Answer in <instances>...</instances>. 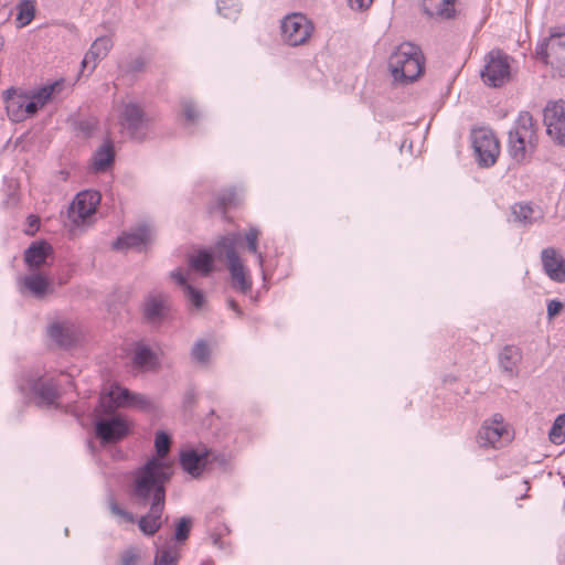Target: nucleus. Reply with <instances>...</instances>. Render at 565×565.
Here are the masks:
<instances>
[{"mask_svg": "<svg viewBox=\"0 0 565 565\" xmlns=\"http://www.w3.org/2000/svg\"><path fill=\"white\" fill-rule=\"evenodd\" d=\"M42 106L38 105V102L31 97L29 99L28 95L25 94L24 99V119L28 116L34 115Z\"/></svg>", "mask_w": 565, "mask_h": 565, "instance_id": "47", "label": "nucleus"}, {"mask_svg": "<svg viewBox=\"0 0 565 565\" xmlns=\"http://www.w3.org/2000/svg\"><path fill=\"white\" fill-rule=\"evenodd\" d=\"M2 47H3V40H2V38L0 36V51L2 50Z\"/></svg>", "mask_w": 565, "mask_h": 565, "instance_id": "54", "label": "nucleus"}, {"mask_svg": "<svg viewBox=\"0 0 565 565\" xmlns=\"http://www.w3.org/2000/svg\"><path fill=\"white\" fill-rule=\"evenodd\" d=\"M550 39L552 43L551 53L565 67V60L562 57L565 56V33L561 32L558 28H552L550 30Z\"/></svg>", "mask_w": 565, "mask_h": 565, "instance_id": "33", "label": "nucleus"}, {"mask_svg": "<svg viewBox=\"0 0 565 565\" xmlns=\"http://www.w3.org/2000/svg\"><path fill=\"white\" fill-rule=\"evenodd\" d=\"M95 433L102 443L107 444L122 439L128 433V427L122 418L115 416L97 420Z\"/></svg>", "mask_w": 565, "mask_h": 565, "instance_id": "16", "label": "nucleus"}, {"mask_svg": "<svg viewBox=\"0 0 565 565\" xmlns=\"http://www.w3.org/2000/svg\"><path fill=\"white\" fill-rule=\"evenodd\" d=\"M111 47L113 41L109 36L97 38L82 61V72H84L85 68H89V73H92L97 66V63L107 56Z\"/></svg>", "mask_w": 565, "mask_h": 565, "instance_id": "17", "label": "nucleus"}, {"mask_svg": "<svg viewBox=\"0 0 565 565\" xmlns=\"http://www.w3.org/2000/svg\"><path fill=\"white\" fill-rule=\"evenodd\" d=\"M550 440L559 445L565 441V414L558 415L548 433Z\"/></svg>", "mask_w": 565, "mask_h": 565, "instance_id": "37", "label": "nucleus"}, {"mask_svg": "<svg viewBox=\"0 0 565 565\" xmlns=\"http://www.w3.org/2000/svg\"><path fill=\"white\" fill-rule=\"evenodd\" d=\"M551 39L550 36L548 38H545L543 41H541L537 45H536V49H535V53L536 55L545 63V64H548V58L551 55H553L551 53Z\"/></svg>", "mask_w": 565, "mask_h": 565, "instance_id": "44", "label": "nucleus"}, {"mask_svg": "<svg viewBox=\"0 0 565 565\" xmlns=\"http://www.w3.org/2000/svg\"><path fill=\"white\" fill-rule=\"evenodd\" d=\"M28 221H29V226H30V227H32V228H34V230H38V227H39V222H40L38 216H35V215H30V216L28 217Z\"/></svg>", "mask_w": 565, "mask_h": 565, "instance_id": "51", "label": "nucleus"}, {"mask_svg": "<svg viewBox=\"0 0 565 565\" xmlns=\"http://www.w3.org/2000/svg\"><path fill=\"white\" fill-rule=\"evenodd\" d=\"M148 505L150 507L149 512L140 518L138 525L142 533L150 536L157 533L162 525V513L166 503H158V507L156 503H148Z\"/></svg>", "mask_w": 565, "mask_h": 565, "instance_id": "24", "label": "nucleus"}, {"mask_svg": "<svg viewBox=\"0 0 565 565\" xmlns=\"http://www.w3.org/2000/svg\"><path fill=\"white\" fill-rule=\"evenodd\" d=\"M170 299L164 292L154 290L148 294L142 305L145 319L150 323L161 322L169 313Z\"/></svg>", "mask_w": 565, "mask_h": 565, "instance_id": "14", "label": "nucleus"}, {"mask_svg": "<svg viewBox=\"0 0 565 565\" xmlns=\"http://www.w3.org/2000/svg\"><path fill=\"white\" fill-rule=\"evenodd\" d=\"M483 83L491 87H501L510 79V64L507 54L501 51H491L486 56V64L481 71Z\"/></svg>", "mask_w": 565, "mask_h": 565, "instance_id": "8", "label": "nucleus"}, {"mask_svg": "<svg viewBox=\"0 0 565 565\" xmlns=\"http://www.w3.org/2000/svg\"><path fill=\"white\" fill-rule=\"evenodd\" d=\"M192 521L188 516H183L179 520L175 526L174 539L177 542H184L190 534Z\"/></svg>", "mask_w": 565, "mask_h": 565, "instance_id": "42", "label": "nucleus"}, {"mask_svg": "<svg viewBox=\"0 0 565 565\" xmlns=\"http://www.w3.org/2000/svg\"><path fill=\"white\" fill-rule=\"evenodd\" d=\"M18 386L20 392L36 406H57L60 387L53 377L39 371H29L21 377Z\"/></svg>", "mask_w": 565, "mask_h": 565, "instance_id": "5", "label": "nucleus"}, {"mask_svg": "<svg viewBox=\"0 0 565 565\" xmlns=\"http://www.w3.org/2000/svg\"><path fill=\"white\" fill-rule=\"evenodd\" d=\"M373 0H349V4L354 10H365L372 4Z\"/></svg>", "mask_w": 565, "mask_h": 565, "instance_id": "50", "label": "nucleus"}, {"mask_svg": "<svg viewBox=\"0 0 565 565\" xmlns=\"http://www.w3.org/2000/svg\"><path fill=\"white\" fill-rule=\"evenodd\" d=\"M171 445V438L170 436L164 431H157L156 438H154V447L157 455L154 457L163 460V458L167 456V454L170 450Z\"/></svg>", "mask_w": 565, "mask_h": 565, "instance_id": "38", "label": "nucleus"}, {"mask_svg": "<svg viewBox=\"0 0 565 565\" xmlns=\"http://www.w3.org/2000/svg\"><path fill=\"white\" fill-rule=\"evenodd\" d=\"M228 307L237 313V316L242 315V310L239 309L237 302L233 299L228 300Z\"/></svg>", "mask_w": 565, "mask_h": 565, "instance_id": "52", "label": "nucleus"}, {"mask_svg": "<svg viewBox=\"0 0 565 565\" xmlns=\"http://www.w3.org/2000/svg\"><path fill=\"white\" fill-rule=\"evenodd\" d=\"M512 215L515 222L526 226L543 220V211L531 203H515L512 206Z\"/></svg>", "mask_w": 565, "mask_h": 565, "instance_id": "26", "label": "nucleus"}, {"mask_svg": "<svg viewBox=\"0 0 565 565\" xmlns=\"http://www.w3.org/2000/svg\"><path fill=\"white\" fill-rule=\"evenodd\" d=\"M471 141L480 166L488 168L495 163L500 153V143L491 129L483 127L473 129Z\"/></svg>", "mask_w": 565, "mask_h": 565, "instance_id": "6", "label": "nucleus"}, {"mask_svg": "<svg viewBox=\"0 0 565 565\" xmlns=\"http://www.w3.org/2000/svg\"><path fill=\"white\" fill-rule=\"evenodd\" d=\"M52 253L49 243L33 242L24 252V262L30 268H39L46 263V258Z\"/></svg>", "mask_w": 565, "mask_h": 565, "instance_id": "25", "label": "nucleus"}, {"mask_svg": "<svg viewBox=\"0 0 565 565\" xmlns=\"http://www.w3.org/2000/svg\"><path fill=\"white\" fill-rule=\"evenodd\" d=\"M120 125L131 139L142 141L146 138L148 122L142 108L138 104L129 102L122 106Z\"/></svg>", "mask_w": 565, "mask_h": 565, "instance_id": "10", "label": "nucleus"}, {"mask_svg": "<svg viewBox=\"0 0 565 565\" xmlns=\"http://www.w3.org/2000/svg\"><path fill=\"white\" fill-rule=\"evenodd\" d=\"M190 266L202 276H207L214 268L213 255L207 250H200L196 255L190 257Z\"/></svg>", "mask_w": 565, "mask_h": 565, "instance_id": "31", "label": "nucleus"}, {"mask_svg": "<svg viewBox=\"0 0 565 565\" xmlns=\"http://www.w3.org/2000/svg\"><path fill=\"white\" fill-rule=\"evenodd\" d=\"M46 334L52 342L61 348H71L81 339L78 326L67 319L55 320L46 328Z\"/></svg>", "mask_w": 565, "mask_h": 565, "instance_id": "13", "label": "nucleus"}, {"mask_svg": "<svg viewBox=\"0 0 565 565\" xmlns=\"http://www.w3.org/2000/svg\"><path fill=\"white\" fill-rule=\"evenodd\" d=\"M17 22L19 28L28 25L35 15V4L33 0H22L19 2Z\"/></svg>", "mask_w": 565, "mask_h": 565, "instance_id": "35", "label": "nucleus"}, {"mask_svg": "<svg viewBox=\"0 0 565 565\" xmlns=\"http://www.w3.org/2000/svg\"><path fill=\"white\" fill-rule=\"evenodd\" d=\"M207 451L199 452L193 449L181 452L180 465L192 477H200L207 463Z\"/></svg>", "mask_w": 565, "mask_h": 565, "instance_id": "20", "label": "nucleus"}, {"mask_svg": "<svg viewBox=\"0 0 565 565\" xmlns=\"http://www.w3.org/2000/svg\"><path fill=\"white\" fill-rule=\"evenodd\" d=\"M542 265L546 275L554 281H565V260L557 252L550 247L542 250Z\"/></svg>", "mask_w": 565, "mask_h": 565, "instance_id": "18", "label": "nucleus"}, {"mask_svg": "<svg viewBox=\"0 0 565 565\" xmlns=\"http://www.w3.org/2000/svg\"><path fill=\"white\" fill-rule=\"evenodd\" d=\"M109 508H110V511L115 514V515H118L120 518H122L124 520H126L127 522H134V515L130 513V512H127L125 511L124 509H121L115 500H110L109 502Z\"/></svg>", "mask_w": 565, "mask_h": 565, "instance_id": "46", "label": "nucleus"}, {"mask_svg": "<svg viewBox=\"0 0 565 565\" xmlns=\"http://www.w3.org/2000/svg\"><path fill=\"white\" fill-rule=\"evenodd\" d=\"M188 301L196 309L202 308L204 303V295L201 290L194 288L192 285H186L183 290Z\"/></svg>", "mask_w": 565, "mask_h": 565, "instance_id": "41", "label": "nucleus"}, {"mask_svg": "<svg viewBox=\"0 0 565 565\" xmlns=\"http://www.w3.org/2000/svg\"><path fill=\"white\" fill-rule=\"evenodd\" d=\"M3 99L9 118L14 122L24 120L25 94L10 87L4 92Z\"/></svg>", "mask_w": 565, "mask_h": 565, "instance_id": "19", "label": "nucleus"}, {"mask_svg": "<svg viewBox=\"0 0 565 565\" xmlns=\"http://www.w3.org/2000/svg\"><path fill=\"white\" fill-rule=\"evenodd\" d=\"M60 86V82H55L51 85L43 86L32 95V98L38 102V105H41L43 107L46 104V102L50 100L56 88Z\"/></svg>", "mask_w": 565, "mask_h": 565, "instance_id": "40", "label": "nucleus"}, {"mask_svg": "<svg viewBox=\"0 0 565 565\" xmlns=\"http://www.w3.org/2000/svg\"><path fill=\"white\" fill-rule=\"evenodd\" d=\"M23 288L34 297L42 298L49 290V280L41 274H30L21 279Z\"/></svg>", "mask_w": 565, "mask_h": 565, "instance_id": "29", "label": "nucleus"}, {"mask_svg": "<svg viewBox=\"0 0 565 565\" xmlns=\"http://www.w3.org/2000/svg\"><path fill=\"white\" fill-rule=\"evenodd\" d=\"M170 276L179 286L183 288V290L185 289L186 285H190L181 269L173 270Z\"/></svg>", "mask_w": 565, "mask_h": 565, "instance_id": "49", "label": "nucleus"}, {"mask_svg": "<svg viewBox=\"0 0 565 565\" xmlns=\"http://www.w3.org/2000/svg\"><path fill=\"white\" fill-rule=\"evenodd\" d=\"M456 0H424V12L437 20H448L456 14Z\"/></svg>", "mask_w": 565, "mask_h": 565, "instance_id": "22", "label": "nucleus"}, {"mask_svg": "<svg viewBox=\"0 0 565 565\" xmlns=\"http://www.w3.org/2000/svg\"><path fill=\"white\" fill-rule=\"evenodd\" d=\"M172 468L157 457L149 458L132 472L131 495L140 505L166 503V486L171 480Z\"/></svg>", "mask_w": 565, "mask_h": 565, "instance_id": "1", "label": "nucleus"}, {"mask_svg": "<svg viewBox=\"0 0 565 565\" xmlns=\"http://www.w3.org/2000/svg\"><path fill=\"white\" fill-rule=\"evenodd\" d=\"M282 40L290 46L306 43L313 32V23L302 13H290L281 21Z\"/></svg>", "mask_w": 565, "mask_h": 565, "instance_id": "7", "label": "nucleus"}, {"mask_svg": "<svg viewBox=\"0 0 565 565\" xmlns=\"http://www.w3.org/2000/svg\"><path fill=\"white\" fill-rule=\"evenodd\" d=\"M147 65V60L143 56H136L131 58L126 65L124 66V72L127 74H137L145 71Z\"/></svg>", "mask_w": 565, "mask_h": 565, "instance_id": "43", "label": "nucleus"}, {"mask_svg": "<svg viewBox=\"0 0 565 565\" xmlns=\"http://www.w3.org/2000/svg\"><path fill=\"white\" fill-rule=\"evenodd\" d=\"M216 6L217 12L230 20H236L241 12V3L237 0H220Z\"/></svg>", "mask_w": 565, "mask_h": 565, "instance_id": "36", "label": "nucleus"}, {"mask_svg": "<svg viewBox=\"0 0 565 565\" xmlns=\"http://www.w3.org/2000/svg\"><path fill=\"white\" fill-rule=\"evenodd\" d=\"M260 232L257 227H249L248 231L243 235L242 239L244 238L246 241L247 250L255 255L257 258V264L264 274V263H265V255L258 250V238H259Z\"/></svg>", "mask_w": 565, "mask_h": 565, "instance_id": "32", "label": "nucleus"}, {"mask_svg": "<svg viewBox=\"0 0 565 565\" xmlns=\"http://www.w3.org/2000/svg\"><path fill=\"white\" fill-rule=\"evenodd\" d=\"M565 60V56H562Z\"/></svg>", "mask_w": 565, "mask_h": 565, "instance_id": "56", "label": "nucleus"}, {"mask_svg": "<svg viewBox=\"0 0 565 565\" xmlns=\"http://www.w3.org/2000/svg\"><path fill=\"white\" fill-rule=\"evenodd\" d=\"M521 360L522 352L514 345H505L499 353L500 369L511 379L518 376V365L520 364Z\"/></svg>", "mask_w": 565, "mask_h": 565, "instance_id": "23", "label": "nucleus"}, {"mask_svg": "<svg viewBox=\"0 0 565 565\" xmlns=\"http://www.w3.org/2000/svg\"><path fill=\"white\" fill-rule=\"evenodd\" d=\"M509 439L510 434L500 414H495L491 420L484 422L478 431V443L481 447L498 448Z\"/></svg>", "mask_w": 565, "mask_h": 565, "instance_id": "12", "label": "nucleus"}, {"mask_svg": "<svg viewBox=\"0 0 565 565\" xmlns=\"http://www.w3.org/2000/svg\"><path fill=\"white\" fill-rule=\"evenodd\" d=\"M151 238V230L148 225H140L129 232H124L113 243L115 250L125 252L128 249L140 250Z\"/></svg>", "mask_w": 565, "mask_h": 565, "instance_id": "15", "label": "nucleus"}, {"mask_svg": "<svg viewBox=\"0 0 565 565\" xmlns=\"http://www.w3.org/2000/svg\"><path fill=\"white\" fill-rule=\"evenodd\" d=\"M537 124L529 111H521L508 132V152L518 163L524 162L536 150Z\"/></svg>", "mask_w": 565, "mask_h": 565, "instance_id": "3", "label": "nucleus"}, {"mask_svg": "<svg viewBox=\"0 0 565 565\" xmlns=\"http://www.w3.org/2000/svg\"><path fill=\"white\" fill-rule=\"evenodd\" d=\"M201 565H212L211 562H203Z\"/></svg>", "mask_w": 565, "mask_h": 565, "instance_id": "55", "label": "nucleus"}, {"mask_svg": "<svg viewBox=\"0 0 565 565\" xmlns=\"http://www.w3.org/2000/svg\"><path fill=\"white\" fill-rule=\"evenodd\" d=\"M99 202V192L93 190H85L79 192L68 209V218L75 225L84 224L85 221L96 212Z\"/></svg>", "mask_w": 565, "mask_h": 565, "instance_id": "11", "label": "nucleus"}, {"mask_svg": "<svg viewBox=\"0 0 565 565\" xmlns=\"http://www.w3.org/2000/svg\"><path fill=\"white\" fill-rule=\"evenodd\" d=\"M233 203L232 199L231 198H226V196H223L222 198V204L224 206H227V205H231Z\"/></svg>", "mask_w": 565, "mask_h": 565, "instance_id": "53", "label": "nucleus"}, {"mask_svg": "<svg viewBox=\"0 0 565 565\" xmlns=\"http://www.w3.org/2000/svg\"><path fill=\"white\" fill-rule=\"evenodd\" d=\"M181 107L186 125H193L195 122H199L201 118V113L199 109H196L194 103L191 99H183L181 103Z\"/></svg>", "mask_w": 565, "mask_h": 565, "instance_id": "39", "label": "nucleus"}, {"mask_svg": "<svg viewBox=\"0 0 565 565\" xmlns=\"http://www.w3.org/2000/svg\"><path fill=\"white\" fill-rule=\"evenodd\" d=\"M114 160V145L110 140H105L104 143L95 151L92 166L94 171L104 172L113 164Z\"/></svg>", "mask_w": 565, "mask_h": 565, "instance_id": "28", "label": "nucleus"}, {"mask_svg": "<svg viewBox=\"0 0 565 565\" xmlns=\"http://www.w3.org/2000/svg\"><path fill=\"white\" fill-rule=\"evenodd\" d=\"M180 551L177 544L168 543L157 548L153 565H178Z\"/></svg>", "mask_w": 565, "mask_h": 565, "instance_id": "30", "label": "nucleus"}, {"mask_svg": "<svg viewBox=\"0 0 565 565\" xmlns=\"http://www.w3.org/2000/svg\"><path fill=\"white\" fill-rule=\"evenodd\" d=\"M388 67L395 81L411 83L417 79L424 71L423 53L413 43H402L391 54Z\"/></svg>", "mask_w": 565, "mask_h": 565, "instance_id": "4", "label": "nucleus"}, {"mask_svg": "<svg viewBox=\"0 0 565 565\" xmlns=\"http://www.w3.org/2000/svg\"><path fill=\"white\" fill-rule=\"evenodd\" d=\"M191 359L194 363L206 366L211 359V349L205 340H198L191 349Z\"/></svg>", "mask_w": 565, "mask_h": 565, "instance_id": "34", "label": "nucleus"}, {"mask_svg": "<svg viewBox=\"0 0 565 565\" xmlns=\"http://www.w3.org/2000/svg\"><path fill=\"white\" fill-rule=\"evenodd\" d=\"M140 559V555L137 550L129 548L121 555L120 565H137Z\"/></svg>", "mask_w": 565, "mask_h": 565, "instance_id": "45", "label": "nucleus"}, {"mask_svg": "<svg viewBox=\"0 0 565 565\" xmlns=\"http://www.w3.org/2000/svg\"><path fill=\"white\" fill-rule=\"evenodd\" d=\"M132 364L140 370H154L159 365L158 355L147 344L137 343L134 350Z\"/></svg>", "mask_w": 565, "mask_h": 565, "instance_id": "27", "label": "nucleus"}, {"mask_svg": "<svg viewBox=\"0 0 565 565\" xmlns=\"http://www.w3.org/2000/svg\"><path fill=\"white\" fill-rule=\"evenodd\" d=\"M109 399L115 407L137 406L146 407L148 405L147 398L141 394H134L127 388L120 386L111 387L109 392Z\"/></svg>", "mask_w": 565, "mask_h": 565, "instance_id": "21", "label": "nucleus"}, {"mask_svg": "<svg viewBox=\"0 0 565 565\" xmlns=\"http://www.w3.org/2000/svg\"><path fill=\"white\" fill-rule=\"evenodd\" d=\"M547 136L557 146H565V100H550L543 110Z\"/></svg>", "mask_w": 565, "mask_h": 565, "instance_id": "9", "label": "nucleus"}, {"mask_svg": "<svg viewBox=\"0 0 565 565\" xmlns=\"http://www.w3.org/2000/svg\"><path fill=\"white\" fill-rule=\"evenodd\" d=\"M564 308V305L562 301L553 299L547 302V317L550 319H553L555 316H557L562 309Z\"/></svg>", "mask_w": 565, "mask_h": 565, "instance_id": "48", "label": "nucleus"}, {"mask_svg": "<svg viewBox=\"0 0 565 565\" xmlns=\"http://www.w3.org/2000/svg\"><path fill=\"white\" fill-rule=\"evenodd\" d=\"M242 242L241 232H231L221 236L214 245V254L220 260L226 263L231 286L234 290L246 295L252 290L253 280L249 269L237 252Z\"/></svg>", "mask_w": 565, "mask_h": 565, "instance_id": "2", "label": "nucleus"}]
</instances>
